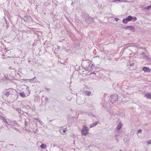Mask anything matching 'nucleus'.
Masks as SVG:
<instances>
[{"label": "nucleus", "mask_w": 151, "mask_h": 151, "mask_svg": "<svg viewBox=\"0 0 151 151\" xmlns=\"http://www.w3.org/2000/svg\"><path fill=\"white\" fill-rule=\"evenodd\" d=\"M123 0H114L113 2H122L123 1Z\"/></svg>", "instance_id": "obj_25"}, {"label": "nucleus", "mask_w": 151, "mask_h": 151, "mask_svg": "<svg viewBox=\"0 0 151 151\" xmlns=\"http://www.w3.org/2000/svg\"><path fill=\"white\" fill-rule=\"evenodd\" d=\"M0 44L1 45L3 46V47H2L4 49H5V50H6L7 49V48H6V46L2 41L0 42Z\"/></svg>", "instance_id": "obj_17"}, {"label": "nucleus", "mask_w": 151, "mask_h": 151, "mask_svg": "<svg viewBox=\"0 0 151 151\" xmlns=\"http://www.w3.org/2000/svg\"><path fill=\"white\" fill-rule=\"evenodd\" d=\"M38 122L41 124L42 125L43 124V122L41 120H39Z\"/></svg>", "instance_id": "obj_33"}, {"label": "nucleus", "mask_w": 151, "mask_h": 151, "mask_svg": "<svg viewBox=\"0 0 151 151\" xmlns=\"http://www.w3.org/2000/svg\"><path fill=\"white\" fill-rule=\"evenodd\" d=\"M11 145V146H14V145L12 144V145Z\"/></svg>", "instance_id": "obj_42"}, {"label": "nucleus", "mask_w": 151, "mask_h": 151, "mask_svg": "<svg viewBox=\"0 0 151 151\" xmlns=\"http://www.w3.org/2000/svg\"><path fill=\"white\" fill-rule=\"evenodd\" d=\"M66 130H65V129H64L63 130V132H66Z\"/></svg>", "instance_id": "obj_37"}, {"label": "nucleus", "mask_w": 151, "mask_h": 151, "mask_svg": "<svg viewBox=\"0 0 151 151\" xmlns=\"http://www.w3.org/2000/svg\"><path fill=\"white\" fill-rule=\"evenodd\" d=\"M99 120L98 119H97V121H96L94 123H92L90 126V128H91L92 127H93L95 126H96V125H97L99 122Z\"/></svg>", "instance_id": "obj_12"}, {"label": "nucleus", "mask_w": 151, "mask_h": 151, "mask_svg": "<svg viewBox=\"0 0 151 151\" xmlns=\"http://www.w3.org/2000/svg\"><path fill=\"white\" fill-rule=\"evenodd\" d=\"M28 123L27 121V120H25V122H24V124H25V125L26 126H28Z\"/></svg>", "instance_id": "obj_26"}, {"label": "nucleus", "mask_w": 151, "mask_h": 151, "mask_svg": "<svg viewBox=\"0 0 151 151\" xmlns=\"http://www.w3.org/2000/svg\"><path fill=\"white\" fill-rule=\"evenodd\" d=\"M147 9L148 10L151 9V5L147 7Z\"/></svg>", "instance_id": "obj_28"}, {"label": "nucleus", "mask_w": 151, "mask_h": 151, "mask_svg": "<svg viewBox=\"0 0 151 151\" xmlns=\"http://www.w3.org/2000/svg\"><path fill=\"white\" fill-rule=\"evenodd\" d=\"M123 28L125 29H129L130 31H131L132 32H134V27L133 26H129L124 27H123Z\"/></svg>", "instance_id": "obj_5"}, {"label": "nucleus", "mask_w": 151, "mask_h": 151, "mask_svg": "<svg viewBox=\"0 0 151 151\" xmlns=\"http://www.w3.org/2000/svg\"><path fill=\"white\" fill-rule=\"evenodd\" d=\"M122 125L123 124L121 122H119L118 123V125H117V126L116 128V129L117 130V131H119L120 129L121 128Z\"/></svg>", "instance_id": "obj_10"}, {"label": "nucleus", "mask_w": 151, "mask_h": 151, "mask_svg": "<svg viewBox=\"0 0 151 151\" xmlns=\"http://www.w3.org/2000/svg\"><path fill=\"white\" fill-rule=\"evenodd\" d=\"M72 4H73V2L72 3Z\"/></svg>", "instance_id": "obj_48"}, {"label": "nucleus", "mask_w": 151, "mask_h": 151, "mask_svg": "<svg viewBox=\"0 0 151 151\" xmlns=\"http://www.w3.org/2000/svg\"><path fill=\"white\" fill-rule=\"evenodd\" d=\"M142 69L144 72H146L149 73L151 71V69L149 67L144 66Z\"/></svg>", "instance_id": "obj_9"}, {"label": "nucleus", "mask_w": 151, "mask_h": 151, "mask_svg": "<svg viewBox=\"0 0 151 151\" xmlns=\"http://www.w3.org/2000/svg\"><path fill=\"white\" fill-rule=\"evenodd\" d=\"M17 146H15V147H17Z\"/></svg>", "instance_id": "obj_47"}, {"label": "nucleus", "mask_w": 151, "mask_h": 151, "mask_svg": "<svg viewBox=\"0 0 151 151\" xmlns=\"http://www.w3.org/2000/svg\"><path fill=\"white\" fill-rule=\"evenodd\" d=\"M135 64V63L133 62V61L132 62H129L127 64L128 66H132L134 65Z\"/></svg>", "instance_id": "obj_13"}, {"label": "nucleus", "mask_w": 151, "mask_h": 151, "mask_svg": "<svg viewBox=\"0 0 151 151\" xmlns=\"http://www.w3.org/2000/svg\"><path fill=\"white\" fill-rule=\"evenodd\" d=\"M23 20L27 22L32 20V18L30 16L28 15L25 16L24 17Z\"/></svg>", "instance_id": "obj_4"}, {"label": "nucleus", "mask_w": 151, "mask_h": 151, "mask_svg": "<svg viewBox=\"0 0 151 151\" xmlns=\"http://www.w3.org/2000/svg\"><path fill=\"white\" fill-rule=\"evenodd\" d=\"M142 130L141 129H139L137 131L138 133L139 134L141 133H142Z\"/></svg>", "instance_id": "obj_32"}, {"label": "nucleus", "mask_w": 151, "mask_h": 151, "mask_svg": "<svg viewBox=\"0 0 151 151\" xmlns=\"http://www.w3.org/2000/svg\"><path fill=\"white\" fill-rule=\"evenodd\" d=\"M118 99V96L116 94H114L111 96L109 100L113 104L115 101H117Z\"/></svg>", "instance_id": "obj_2"}, {"label": "nucleus", "mask_w": 151, "mask_h": 151, "mask_svg": "<svg viewBox=\"0 0 151 151\" xmlns=\"http://www.w3.org/2000/svg\"><path fill=\"white\" fill-rule=\"evenodd\" d=\"M116 142H117V143L119 142V141L118 139H117L116 138Z\"/></svg>", "instance_id": "obj_36"}, {"label": "nucleus", "mask_w": 151, "mask_h": 151, "mask_svg": "<svg viewBox=\"0 0 151 151\" xmlns=\"http://www.w3.org/2000/svg\"><path fill=\"white\" fill-rule=\"evenodd\" d=\"M85 21L86 23L90 24L93 22L94 20L91 18L88 17L85 19Z\"/></svg>", "instance_id": "obj_7"}, {"label": "nucleus", "mask_w": 151, "mask_h": 151, "mask_svg": "<svg viewBox=\"0 0 151 151\" xmlns=\"http://www.w3.org/2000/svg\"><path fill=\"white\" fill-rule=\"evenodd\" d=\"M24 107L25 108L28 109H29L30 108V107L29 106H26Z\"/></svg>", "instance_id": "obj_30"}, {"label": "nucleus", "mask_w": 151, "mask_h": 151, "mask_svg": "<svg viewBox=\"0 0 151 151\" xmlns=\"http://www.w3.org/2000/svg\"><path fill=\"white\" fill-rule=\"evenodd\" d=\"M46 147V145L44 144H42L40 145V147L42 149H45Z\"/></svg>", "instance_id": "obj_18"}, {"label": "nucleus", "mask_w": 151, "mask_h": 151, "mask_svg": "<svg viewBox=\"0 0 151 151\" xmlns=\"http://www.w3.org/2000/svg\"><path fill=\"white\" fill-rule=\"evenodd\" d=\"M88 130L89 129L86 126L84 125L82 130H81L82 134L84 136L88 134Z\"/></svg>", "instance_id": "obj_1"}, {"label": "nucleus", "mask_w": 151, "mask_h": 151, "mask_svg": "<svg viewBox=\"0 0 151 151\" xmlns=\"http://www.w3.org/2000/svg\"><path fill=\"white\" fill-rule=\"evenodd\" d=\"M60 63H62V62H60Z\"/></svg>", "instance_id": "obj_43"}, {"label": "nucleus", "mask_w": 151, "mask_h": 151, "mask_svg": "<svg viewBox=\"0 0 151 151\" xmlns=\"http://www.w3.org/2000/svg\"><path fill=\"white\" fill-rule=\"evenodd\" d=\"M86 63L87 64V65L86 66H85V69L88 71L91 70V67L92 66L93 64H91V62L89 61H87L86 62Z\"/></svg>", "instance_id": "obj_3"}, {"label": "nucleus", "mask_w": 151, "mask_h": 151, "mask_svg": "<svg viewBox=\"0 0 151 151\" xmlns=\"http://www.w3.org/2000/svg\"><path fill=\"white\" fill-rule=\"evenodd\" d=\"M45 101L46 102H48V98L47 97H46L45 98Z\"/></svg>", "instance_id": "obj_31"}, {"label": "nucleus", "mask_w": 151, "mask_h": 151, "mask_svg": "<svg viewBox=\"0 0 151 151\" xmlns=\"http://www.w3.org/2000/svg\"><path fill=\"white\" fill-rule=\"evenodd\" d=\"M114 20L116 21H118V20H119V19L118 18H115V19H114Z\"/></svg>", "instance_id": "obj_34"}, {"label": "nucleus", "mask_w": 151, "mask_h": 151, "mask_svg": "<svg viewBox=\"0 0 151 151\" xmlns=\"http://www.w3.org/2000/svg\"><path fill=\"white\" fill-rule=\"evenodd\" d=\"M92 116H93V117H94V118H93V120H95V118H96L95 116H94V114H93V115H92Z\"/></svg>", "instance_id": "obj_35"}, {"label": "nucleus", "mask_w": 151, "mask_h": 151, "mask_svg": "<svg viewBox=\"0 0 151 151\" xmlns=\"http://www.w3.org/2000/svg\"><path fill=\"white\" fill-rule=\"evenodd\" d=\"M35 79H36V78L35 77L32 78V79H30L29 80V81L31 82H35V80L34 81V80Z\"/></svg>", "instance_id": "obj_21"}, {"label": "nucleus", "mask_w": 151, "mask_h": 151, "mask_svg": "<svg viewBox=\"0 0 151 151\" xmlns=\"http://www.w3.org/2000/svg\"><path fill=\"white\" fill-rule=\"evenodd\" d=\"M19 59H20V58H17V59L15 60L14 62V63L15 64L16 63L17 64H19V63H20V62H18V60H19Z\"/></svg>", "instance_id": "obj_20"}, {"label": "nucleus", "mask_w": 151, "mask_h": 151, "mask_svg": "<svg viewBox=\"0 0 151 151\" xmlns=\"http://www.w3.org/2000/svg\"><path fill=\"white\" fill-rule=\"evenodd\" d=\"M9 51V50H7V51H6V52L8 51Z\"/></svg>", "instance_id": "obj_46"}, {"label": "nucleus", "mask_w": 151, "mask_h": 151, "mask_svg": "<svg viewBox=\"0 0 151 151\" xmlns=\"http://www.w3.org/2000/svg\"><path fill=\"white\" fill-rule=\"evenodd\" d=\"M147 143L148 144H151V139L147 141Z\"/></svg>", "instance_id": "obj_29"}, {"label": "nucleus", "mask_w": 151, "mask_h": 151, "mask_svg": "<svg viewBox=\"0 0 151 151\" xmlns=\"http://www.w3.org/2000/svg\"><path fill=\"white\" fill-rule=\"evenodd\" d=\"M131 20H132L133 22H134L137 20V18L136 17H132L130 15Z\"/></svg>", "instance_id": "obj_15"}, {"label": "nucleus", "mask_w": 151, "mask_h": 151, "mask_svg": "<svg viewBox=\"0 0 151 151\" xmlns=\"http://www.w3.org/2000/svg\"><path fill=\"white\" fill-rule=\"evenodd\" d=\"M122 151V150H119V151Z\"/></svg>", "instance_id": "obj_45"}, {"label": "nucleus", "mask_w": 151, "mask_h": 151, "mask_svg": "<svg viewBox=\"0 0 151 151\" xmlns=\"http://www.w3.org/2000/svg\"><path fill=\"white\" fill-rule=\"evenodd\" d=\"M19 95L22 97H25L26 95L23 92H20L19 93Z\"/></svg>", "instance_id": "obj_16"}, {"label": "nucleus", "mask_w": 151, "mask_h": 151, "mask_svg": "<svg viewBox=\"0 0 151 151\" xmlns=\"http://www.w3.org/2000/svg\"><path fill=\"white\" fill-rule=\"evenodd\" d=\"M17 111L20 113L21 114H23V111H22L21 109L19 108H17L16 109Z\"/></svg>", "instance_id": "obj_19"}, {"label": "nucleus", "mask_w": 151, "mask_h": 151, "mask_svg": "<svg viewBox=\"0 0 151 151\" xmlns=\"http://www.w3.org/2000/svg\"><path fill=\"white\" fill-rule=\"evenodd\" d=\"M0 119H1L4 122L6 120L4 117L2 116H0Z\"/></svg>", "instance_id": "obj_22"}, {"label": "nucleus", "mask_w": 151, "mask_h": 151, "mask_svg": "<svg viewBox=\"0 0 151 151\" xmlns=\"http://www.w3.org/2000/svg\"><path fill=\"white\" fill-rule=\"evenodd\" d=\"M10 93L9 92V91H7L6 92V93H5V95L6 96L8 97L10 95Z\"/></svg>", "instance_id": "obj_23"}, {"label": "nucleus", "mask_w": 151, "mask_h": 151, "mask_svg": "<svg viewBox=\"0 0 151 151\" xmlns=\"http://www.w3.org/2000/svg\"><path fill=\"white\" fill-rule=\"evenodd\" d=\"M35 43H34V44H33V46H35Z\"/></svg>", "instance_id": "obj_44"}, {"label": "nucleus", "mask_w": 151, "mask_h": 151, "mask_svg": "<svg viewBox=\"0 0 151 151\" xmlns=\"http://www.w3.org/2000/svg\"><path fill=\"white\" fill-rule=\"evenodd\" d=\"M47 91H49V88H47Z\"/></svg>", "instance_id": "obj_40"}, {"label": "nucleus", "mask_w": 151, "mask_h": 151, "mask_svg": "<svg viewBox=\"0 0 151 151\" xmlns=\"http://www.w3.org/2000/svg\"><path fill=\"white\" fill-rule=\"evenodd\" d=\"M7 20L6 21V27L7 28H8L9 27V23H8L7 22Z\"/></svg>", "instance_id": "obj_27"}, {"label": "nucleus", "mask_w": 151, "mask_h": 151, "mask_svg": "<svg viewBox=\"0 0 151 151\" xmlns=\"http://www.w3.org/2000/svg\"><path fill=\"white\" fill-rule=\"evenodd\" d=\"M95 57H96V58L97 57H99V56H95Z\"/></svg>", "instance_id": "obj_41"}, {"label": "nucleus", "mask_w": 151, "mask_h": 151, "mask_svg": "<svg viewBox=\"0 0 151 151\" xmlns=\"http://www.w3.org/2000/svg\"><path fill=\"white\" fill-rule=\"evenodd\" d=\"M40 100V98L38 96H36L35 97V99H34L35 102H38Z\"/></svg>", "instance_id": "obj_14"}, {"label": "nucleus", "mask_w": 151, "mask_h": 151, "mask_svg": "<svg viewBox=\"0 0 151 151\" xmlns=\"http://www.w3.org/2000/svg\"><path fill=\"white\" fill-rule=\"evenodd\" d=\"M91 92L90 91H87L86 92V94L87 95H88V96H89V95H91Z\"/></svg>", "instance_id": "obj_24"}, {"label": "nucleus", "mask_w": 151, "mask_h": 151, "mask_svg": "<svg viewBox=\"0 0 151 151\" xmlns=\"http://www.w3.org/2000/svg\"><path fill=\"white\" fill-rule=\"evenodd\" d=\"M35 119L37 120L38 122L39 121V119L37 118H35Z\"/></svg>", "instance_id": "obj_39"}, {"label": "nucleus", "mask_w": 151, "mask_h": 151, "mask_svg": "<svg viewBox=\"0 0 151 151\" xmlns=\"http://www.w3.org/2000/svg\"><path fill=\"white\" fill-rule=\"evenodd\" d=\"M130 15L128 16L127 17L123 19L122 22L124 24H127L129 22L131 21Z\"/></svg>", "instance_id": "obj_6"}, {"label": "nucleus", "mask_w": 151, "mask_h": 151, "mask_svg": "<svg viewBox=\"0 0 151 151\" xmlns=\"http://www.w3.org/2000/svg\"><path fill=\"white\" fill-rule=\"evenodd\" d=\"M4 122H5V123H6L7 124H8V122H7V121H6V120H5V121Z\"/></svg>", "instance_id": "obj_38"}, {"label": "nucleus", "mask_w": 151, "mask_h": 151, "mask_svg": "<svg viewBox=\"0 0 151 151\" xmlns=\"http://www.w3.org/2000/svg\"><path fill=\"white\" fill-rule=\"evenodd\" d=\"M144 96L148 99H151V93H146Z\"/></svg>", "instance_id": "obj_11"}, {"label": "nucleus", "mask_w": 151, "mask_h": 151, "mask_svg": "<svg viewBox=\"0 0 151 151\" xmlns=\"http://www.w3.org/2000/svg\"><path fill=\"white\" fill-rule=\"evenodd\" d=\"M142 55L143 58L147 60L148 62H150L151 61V59L148 57V56L146 55V54L142 52Z\"/></svg>", "instance_id": "obj_8"}]
</instances>
